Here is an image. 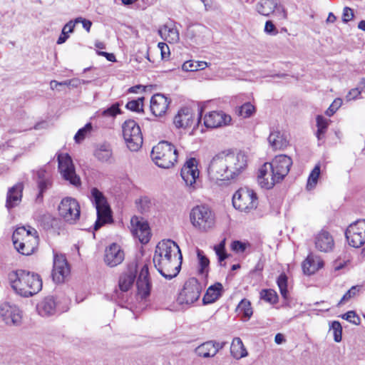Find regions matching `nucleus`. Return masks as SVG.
<instances>
[{
    "instance_id": "nucleus-46",
    "label": "nucleus",
    "mask_w": 365,
    "mask_h": 365,
    "mask_svg": "<svg viewBox=\"0 0 365 365\" xmlns=\"http://www.w3.org/2000/svg\"><path fill=\"white\" fill-rule=\"evenodd\" d=\"M362 286L361 285H355L351 287L342 297L340 302H339L338 305H341L342 304H344L345 302L350 300L351 298L356 297L359 294L360 291L361 290Z\"/></svg>"
},
{
    "instance_id": "nucleus-3",
    "label": "nucleus",
    "mask_w": 365,
    "mask_h": 365,
    "mask_svg": "<svg viewBox=\"0 0 365 365\" xmlns=\"http://www.w3.org/2000/svg\"><path fill=\"white\" fill-rule=\"evenodd\" d=\"M151 157L155 165L162 168H170L178 159V150L168 141H160L151 151Z\"/></svg>"
},
{
    "instance_id": "nucleus-24",
    "label": "nucleus",
    "mask_w": 365,
    "mask_h": 365,
    "mask_svg": "<svg viewBox=\"0 0 365 365\" xmlns=\"http://www.w3.org/2000/svg\"><path fill=\"white\" fill-rule=\"evenodd\" d=\"M124 259V252L116 243H113L106 249L104 261L110 267H115Z\"/></svg>"
},
{
    "instance_id": "nucleus-18",
    "label": "nucleus",
    "mask_w": 365,
    "mask_h": 365,
    "mask_svg": "<svg viewBox=\"0 0 365 365\" xmlns=\"http://www.w3.org/2000/svg\"><path fill=\"white\" fill-rule=\"evenodd\" d=\"M181 254L179 246L171 240H163L156 246L153 257L172 259L180 258Z\"/></svg>"
},
{
    "instance_id": "nucleus-17",
    "label": "nucleus",
    "mask_w": 365,
    "mask_h": 365,
    "mask_svg": "<svg viewBox=\"0 0 365 365\" xmlns=\"http://www.w3.org/2000/svg\"><path fill=\"white\" fill-rule=\"evenodd\" d=\"M180 175L184 180L185 185L190 189L195 188L194 184L199 177V170L197 169V162L195 158L188 159L181 169Z\"/></svg>"
},
{
    "instance_id": "nucleus-12",
    "label": "nucleus",
    "mask_w": 365,
    "mask_h": 365,
    "mask_svg": "<svg viewBox=\"0 0 365 365\" xmlns=\"http://www.w3.org/2000/svg\"><path fill=\"white\" fill-rule=\"evenodd\" d=\"M208 175L213 180H229L225 161V151L215 155L208 167Z\"/></svg>"
},
{
    "instance_id": "nucleus-40",
    "label": "nucleus",
    "mask_w": 365,
    "mask_h": 365,
    "mask_svg": "<svg viewBox=\"0 0 365 365\" xmlns=\"http://www.w3.org/2000/svg\"><path fill=\"white\" fill-rule=\"evenodd\" d=\"M237 311L245 317L247 319L250 318L252 315V309L250 302L246 299H242L237 307Z\"/></svg>"
},
{
    "instance_id": "nucleus-11",
    "label": "nucleus",
    "mask_w": 365,
    "mask_h": 365,
    "mask_svg": "<svg viewBox=\"0 0 365 365\" xmlns=\"http://www.w3.org/2000/svg\"><path fill=\"white\" fill-rule=\"evenodd\" d=\"M58 170L63 178L71 185L78 187L81 185V178L76 175L71 156L66 154L58 155Z\"/></svg>"
},
{
    "instance_id": "nucleus-59",
    "label": "nucleus",
    "mask_w": 365,
    "mask_h": 365,
    "mask_svg": "<svg viewBox=\"0 0 365 365\" xmlns=\"http://www.w3.org/2000/svg\"><path fill=\"white\" fill-rule=\"evenodd\" d=\"M361 92L362 91L358 87L352 88L346 95V98L347 101L355 100L358 98L359 96H360Z\"/></svg>"
},
{
    "instance_id": "nucleus-53",
    "label": "nucleus",
    "mask_w": 365,
    "mask_h": 365,
    "mask_svg": "<svg viewBox=\"0 0 365 365\" xmlns=\"http://www.w3.org/2000/svg\"><path fill=\"white\" fill-rule=\"evenodd\" d=\"M342 318L355 325L360 324V318L354 311H349L343 314Z\"/></svg>"
},
{
    "instance_id": "nucleus-20",
    "label": "nucleus",
    "mask_w": 365,
    "mask_h": 365,
    "mask_svg": "<svg viewBox=\"0 0 365 365\" xmlns=\"http://www.w3.org/2000/svg\"><path fill=\"white\" fill-rule=\"evenodd\" d=\"M136 286L137 294L140 298L146 299L150 296L152 284L150 281L149 268L147 263L141 267L137 279Z\"/></svg>"
},
{
    "instance_id": "nucleus-37",
    "label": "nucleus",
    "mask_w": 365,
    "mask_h": 365,
    "mask_svg": "<svg viewBox=\"0 0 365 365\" xmlns=\"http://www.w3.org/2000/svg\"><path fill=\"white\" fill-rule=\"evenodd\" d=\"M195 352L199 356L204 358L212 357L217 353L215 347V341H207L195 349Z\"/></svg>"
},
{
    "instance_id": "nucleus-27",
    "label": "nucleus",
    "mask_w": 365,
    "mask_h": 365,
    "mask_svg": "<svg viewBox=\"0 0 365 365\" xmlns=\"http://www.w3.org/2000/svg\"><path fill=\"white\" fill-rule=\"evenodd\" d=\"M194 122L193 114L191 108L184 107L181 108L174 118V124L178 128H187L191 127Z\"/></svg>"
},
{
    "instance_id": "nucleus-54",
    "label": "nucleus",
    "mask_w": 365,
    "mask_h": 365,
    "mask_svg": "<svg viewBox=\"0 0 365 365\" xmlns=\"http://www.w3.org/2000/svg\"><path fill=\"white\" fill-rule=\"evenodd\" d=\"M342 105V100L341 98H336L328 109L326 110L325 113L328 116H331L336 111L341 107Z\"/></svg>"
},
{
    "instance_id": "nucleus-47",
    "label": "nucleus",
    "mask_w": 365,
    "mask_h": 365,
    "mask_svg": "<svg viewBox=\"0 0 365 365\" xmlns=\"http://www.w3.org/2000/svg\"><path fill=\"white\" fill-rule=\"evenodd\" d=\"M144 97H139L137 99L131 100L127 103L125 108L131 111H143V103Z\"/></svg>"
},
{
    "instance_id": "nucleus-61",
    "label": "nucleus",
    "mask_w": 365,
    "mask_h": 365,
    "mask_svg": "<svg viewBox=\"0 0 365 365\" xmlns=\"http://www.w3.org/2000/svg\"><path fill=\"white\" fill-rule=\"evenodd\" d=\"M75 22H76L77 24L81 23L83 27L86 30V31H90L91 27L92 26V22L90 20L83 19L82 17H77L75 19Z\"/></svg>"
},
{
    "instance_id": "nucleus-30",
    "label": "nucleus",
    "mask_w": 365,
    "mask_h": 365,
    "mask_svg": "<svg viewBox=\"0 0 365 365\" xmlns=\"http://www.w3.org/2000/svg\"><path fill=\"white\" fill-rule=\"evenodd\" d=\"M23 188V184L19 182L9 190L6 202V207L9 210L13 208L21 201Z\"/></svg>"
},
{
    "instance_id": "nucleus-36",
    "label": "nucleus",
    "mask_w": 365,
    "mask_h": 365,
    "mask_svg": "<svg viewBox=\"0 0 365 365\" xmlns=\"http://www.w3.org/2000/svg\"><path fill=\"white\" fill-rule=\"evenodd\" d=\"M136 278V269H129L119 278L118 285L121 292H127L133 284Z\"/></svg>"
},
{
    "instance_id": "nucleus-14",
    "label": "nucleus",
    "mask_w": 365,
    "mask_h": 365,
    "mask_svg": "<svg viewBox=\"0 0 365 365\" xmlns=\"http://www.w3.org/2000/svg\"><path fill=\"white\" fill-rule=\"evenodd\" d=\"M60 216L69 224H74L80 217V205L74 198H63L58 205Z\"/></svg>"
},
{
    "instance_id": "nucleus-22",
    "label": "nucleus",
    "mask_w": 365,
    "mask_h": 365,
    "mask_svg": "<svg viewBox=\"0 0 365 365\" xmlns=\"http://www.w3.org/2000/svg\"><path fill=\"white\" fill-rule=\"evenodd\" d=\"M133 226L132 233L138 237L142 244H146L150 240V227L146 222H141L137 217H133L130 220Z\"/></svg>"
},
{
    "instance_id": "nucleus-50",
    "label": "nucleus",
    "mask_w": 365,
    "mask_h": 365,
    "mask_svg": "<svg viewBox=\"0 0 365 365\" xmlns=\"http://www.w3.org/2000/svg\"><path fill=\"white\" fill-rule=\"evenodd\" d=\"M330 330L333 331L334 339L336 342L341 341L342 327L338 321H334L330 326Z\"/></svg>"
},
{
    "instance_id": "nucleus-7",
    "label": "nucleus",
    "mask_w": 365,
    "mask_h": 365,
    "mask_svg": "<svg viewBox=\"0 0 365 365\" xmlns=\"http://www.w3.org/2000/svg\"><path fill=\"white\" fill-rule=\"evenodd\" d=\"M123 138L131 151L138 150L143 145V135L138 124L134 120H125L122 126Z\"/></svg>"
},
{
    "instance_id": "nucleus-42",
    "label": "nucleus",
    "mask_w": 365,
    "mask_h": 365,
    "mask_svg": "<svg viewBox=\"0 0 365 365\" xmlns=\"http://www.w3.org/2000/svg\"><path fill=\"white\" fill-rule=\"evenodd\" d=\"M197 257L199 259V269L198 273L201 275H203L205 274H207V269L209 267L210 261L208 258L203 255V252L197 250Z\"/></svg>"
},
{
    "instance_id": "nucleus-1",
    "label": "nucleus",
    "mask_w": 365,
    "mask_h": 365,
    "mask_svg": "<svg viewBox=\"0 0 365 365\" xmlns=\"http://www.w3.org/2000/svg\"><path fill=\"white\" fill-rule=\"evenodd\" d=\"M292 159L284 154L276 155L271 162L264 163L258 171L257 182L261 187L271 189L288 175Z\"/></svg>"
},
{
    "instance_id": "nucleus-29",
    "label": "nucleus",
    "mask_w": 365,
    "mask_h": 365,
    "mask_svg": "<svg viewBox=\"0 0 365 365\" xmlns=\"http://www.w3.org/2000/svg\"><path fill=\"white\" fill-rule=\"evenodd\" d=\"M158 34L165 41L170 43H178L180 41V34L173 22L167 23L159 30Z\"/></svg>"
},
{
    "instance_id": "nucleus-25",
    "label": "nucleus",
    "mask_w": 365,
    "mask_h": 365,
    "mask_svg": "<svg viewBox=\"0 0 365 365\" xmlns=\"http://www.w3.org/2000/svg\"><path fill=\"white\" fill-rule=\"evenodd\" d=\"M232 118L230 115L223 112L213 111L204 118V124L207 128H215L230 123Z\"/></svg>"
},
{
    "instance_id": "nucleus-6",
    "label": "nucleus",
    "mask_w": 365,
    "mask_h": 365,
    "mask_svg": "<svg viewBox=\"0 0 365 365\" xmlns=\"http://www.w3.org/2000/svg\"><path fill=\"white\" fill-rule=\"evenodd\" d=\"M232 205L235 209L241 212H250L257 207V194L249 188H240L232 197Z\"/></svg>"
},
{
    "instance_id": "nucleus-58",
    "label": "nucleus",
    "mask_w": 365,
    "mask_h": 365,
    "mask_svg": "<svg viewBox=\"0 0 365 365\" xmlns=\"http://www.w3.org/2000/svg\"><path fill=\"white\" fill-rule=\"evenodd\" d=\"M354 17V11L352 9L345 6L343 10L342 14V21L344 23H347L349 21L352 20Z\"/></svg>"
},
{
    "instance_id": "nucleus-31",
    "label": "nucleus",
    "mask_w": 365,
    "mask_h": 365,
    "mask_svg": "<svg viewBox=\"0 0 365 365\" xmlns=\"http://www.w3.org/2000/svg\"><path fill=\"white\" fill-rule=\"evenodd\" d=\"M323 261L318 257L309 254L302 263V269L305 274L311 275L322 268Z\"/></svg>"
},
{
    "instance_id": "nucleus-52",
    "label": "nucleus",
    "mask_w": 365,
    "mask_h": 365,
    "mask_svg": "<svg viewBox=\"0 0 365 365\" xmlns=\"http://www.w3.org/2000/svg\"><path fill=\"white\" fill-rule=\"evenodd\" d=\"M120 104L118 103H113L110 107L105 109L102 112L103 116L115 117L117 114L120 113V109L119 108Z\"/></svg>"
},
{
    "instance_id": "nucleus-39",
    "label": "nucleus",
    "mask_w": 365,
    "mask_h": 365,
    "mask_svg": "<svg viewBox=\"0 0 365 365\" xmlns=\"http://www.w3.org/2000/svg\"><path fill=\"white\" fill-rule=\"evenodd\" d=\"M13 243L16 250L24 255H29L34 252L35 244L31 239L25 241L16 240Z\"/></svg>"
},
{
    "instance_id": "nucleus-13",
    "label": "nucleus",
    "mask_w": 365,
    "mask_h": 365,
    "mask_svg": "<svg viewBox=\"0 0 365 365\" xmlns=\"http://www.w3.org/2000/svg\"><path fill=\"white\" fill-rule=\"evenodd\" d=\"M345 236L349 245L359 248L365 243V220L351 223L346 230Z\"/></svg>"
},
{
    "instance_id": "nucleus-62",
    "label": "nucleus",
    "mask_w": 365,
    "mask_h": 365,
    "mask_svg": "<svg viewBox=\"0 0 365 365\" xmlns=\"http://www.w3.org/2000/svg\"><path fill=\"white\" fill-rule=\"evenodd\" d=\"M77 23L75 22V19L74 20H71L67 24H66L64 25V26L63 27V29H64V31H66V32L68 34L73 33V30H74V28H75V25Z\"/></svg>"
},
{
    "instance_id": "nucleus-51",
    "label": "nucleus",
    "mask_w": 365,
    "mask_h": 365,
    "mask_svg": "<svg viewBox=\"0 0 365 365\" xmlns=\"http://www.w3.org/2000/svg\"><path fill=\"white\" fill-rule=\"evenodd\" d=\"M215 251L218 257V261L221 263L228 257L225 251V240H223L219 245L215 246Z\"/></svg>"
},
{
    "instance_id": "nucleus-63",
    "label": "nucleus",
    "mask_w": 365,
    "mask_h": 365,
    "mask_svg": "<svg viewBox=\"0 0 365 365\" xmlns=\"http://www.w3.org/2000/svg\"><path fill=\"white\" fill-rule=\"evenodd\" d=\"M68 37H69L68 34L66 32V31H64V29H62L61 34L57 40V43L58 44L63 43L64 42L66 41V40L68 38Z\"/></svg>"
},
{
    "instance_id": "nucleus-35",
    "label": "nucleus",
    "mask_w": 365,
    "mask_h": 365,
    "mask_svg": "<svg viewBox=\"0 0 365 365\" xmlns=\"http://www.w3.org/2000/svg\"><path fill=\"white\" fill-rule=\"evenodd\" d=\"M222 289L223 287L220 282L209 287L202 298L203 304H212L217 301L222 296Z\"/></svg>"
},
{
    "instance_id": "nucleus-57",
    "label": "nucleus",
    "mask_w": 365,
    "mask_h": 365,
    "mask_svg": "<svg viewBox=\"0 0 365 365\" xmlns=\"http://www.w3.org/2000/svg\"><path fill=\"white\" fill-rule=\"evenodd\" d=\"M264 32L267 34L272 35V36H275L278 34V31H277L275 25L270 20L267 21L265 23Z\"/></svg>"
},
{
    "instance_id": "nucleus-2",
    "label": "nucleus",
    "mask_w": 365,
    "mask_h": 365,
    "mask_svg": "<svg viewBox=\"0 0 365 365\" xmlns=\"http://www.w3.org/2000/svg\"><path fill=\"white\" fill-rule=\"evenodd\" d=\"M8 280L13 291L23 297H33L42 289L40 275L24 269L11 271L8 274Z\"/></svg>"
},
{
    "instance_id": "nucleus-48",
    "label": "nucleus",
    "mask_w": 365,
    "mask_h": 365,
    "mask_svg": "<svg viewBox=\"0 0 365 365\" xmlns=\"http://www.w3.org/2000/svg\"><path fill=\"white\" fill-rule=\"evenodd\" d=\"M255 112V108L250 103H245L239 108L238 113L244 118H250Z\"/></svg>"
},
{
    "instance_id": "nucleus-33",
    "label": "nucleus",
    "mask_w": 365,
    "mask_h": 365,
    "mask_svg": "<svg viewBox=\"0 0 365 365\" xmlns=\"http://www.w3.org/2000/svg\"><path fill=\"white\" fill-rule=\"evenodd\" d=\"M31 239L34 244H37L38 235L37 232L34 228L26 229L25 227H18L13 233L12 240L16 241H25Z\"/></svg>"
},
{
    "instance_id": "nucleus-19",
    "label": "nucleus",
    "mask_w": 365,
    "mask_h": 365,
    "mask_svg": "<svg viewBox=\"0 0 365 365\" xmlns=\"http://www.w3.org/2000/svg\"><path fill=\"white\" fill-rule=\"evenodd\" d=\"M70 269L65 256L54 255L52 278L56 283H62L69 274Z\"/></svg>"
},
{
    "instance_id": "nucleus-8",
    "label": "nucleus",
    "mask_w": 365,
    "mask_h": 365,
    "mask_svg": "<svg viewBox=\"0 0 365 365\" xmlns=\"http://www.w3.org/2000/svg\"><path fill=\"white\" fill-rule=\"evenodd\" d=\"M179 257L168 259L153 257V261L158 272L166 279H171L180 272L182 260V255H179Z\"/></svg>"
},
{
    "instance_id": "nucleus-38",
    "label": "nucleus",
    "mask_w": 365,
    "mask_h": 365,
    "mask_svg": "<svg viewBox=\"0 0 365 365\" xmlns=\"http://www.w3.org/2000/svg\"><path fill=\"white\" fill-rule=\"evenodd\" d=\"M230 352L232 356L237 359H240L247 355V351L240 338L235 337L232 340L230 346Z\"/></svg>"
},
{
    "instance_id": "nucleus-44",
    "label": "nucleus",
    "mask_w": 365,
    "mask_h": 365,
    "mask_svg": "<svg viewBox=\"0 0 365 365\" xmlns=\"http://www.w3.org/2000/svg\"><path fill=\"white\" fill-rule=\"evenodd\" d=\"M260 298L270 304H275L278 301V295L273 289H262L260 292Z\"/></svg>"
},
{
    "instance_id": "nucleus-15",
    "label": "nucleus",
    "mask_w": 365,
    "mask_h": 365,
    "mask_svg": "<svg viewBox=\"0 0 365 365\" xmlns=\"http://www.w3.org/2000/svg\"><path fill=\"white\" fill-rule=\"evenodd\" d=\"M0 317L6 325L19 326L22 321V312L17 305L5 302L0 304Z\"/></svg>"
},
{
    "instance_id": "nucleus-32",
    "label": "nucleus",
    "mask_w": 365,
    "mask_h": 365,
    "mask_svg": "<svg viewBox=\"0 0 365 365\" xmlns=\"http://www.w3.org/2000/svg\"><path fill=\"white\" fill-rule=\"evenodd\" d=\"M37 312L42 317L52 316L56 311V303L52 297H46L36 307Z\"/></svg>"
},
{
    "instance_id": "nucleus-55",
    "label": "nucleus",
    "mask_w": 365,
    "mask_h": 365,
    "mask_svg": "<svg viewBox=\"0 0 365 365\" xmlns=\"http://www.w3.org/2000/svg\"><path fill=\"white\" fill-rule=\"evenodd\" d=\"M249 245V243L235 240L231 244V249L235 252H244Z\"/></svg>"
},
{
    "instance_id": "nucleus-4",
    "label": "nucleus",
    "mask_w": 365,
    "mask_h": 365,
    "mask_svg": "<svg viewBox=\"0 0 365 365\" xmlns=\"http://www.w3.org/2000/svg\"><path fill=\"white\" fill-rule=\"evenodd\" d=\"M91 195L97 213L94 230H98L106 223L112 222V212L106 197L98 188L93 187Z\"/></svg>"
},
{
    "instance_id": "nucleus-64",
    "label": "nucleus",
    "mask_w": 365,
    "mask_h": 365,
    "mask_svg": "<svg viewBox=\"0 0 365 365\" xmlns=\"http://www.w3.org/2000/svg\"><path fill=\"white\" fill-rule=\"evenodd\" d=\"M274 341L277 344H281L284 341H285L284 336L282 334L278 333L275 335Z\"/></svg>"
},
{
    "instance_id": "nucleus-43",
    "label": "nucleus",
    "mask_w": 365,
    "mask_h": 365,
    "mask_svg": "<svg viewBox=\"0 0 365 365\" xmlns=\"http://www.w3.org/2000/svg\"><path fill=\"white\" fill-rule=\"evenodd\" d=\"M320 175V165H316L313 170H312L307 180V188L308 190H312L314 188L318 181L319 177Z\"/></svg>"
},
{
    "instance_id": "nucleus-16",
    "label": "nucleus",
    "mask_w": 365,
    "mask_h": 365,
    "mask_svg": "<svg viewBox=\"0 0 365 365\" xmlns=\"http://www.w3.org/2000/svg\"><path fill=\"white\" fill-rule=\"evenodd\" d=\"M256 9L259 14L265 16L274 14L279 19L287 17L284 7L278 3L277 0H260L256 5Z\"/></svg>"
},
{
    "instance_id": "nucleus-10",
    "label": "nucleus",
    "mask_w": 365,
    "mask_h": 365,
    "mask_svg": "<svg viewBox=\"0 0 365 365\" xmlns=\"http://www.w3.org/2000/svg\"><path fill=\"white\" fill-rule=\"evenodd\" d=\"M225 161L229 180H235L247 168V157L242 152L225 151Z\"/></svg>"
},
{
    "instance_id": "nucleus-5",
    "label": "nucleus",
    "mask_w": 365,
    "mask_h": 365,
    "mask_svg": "<svg viewBox=\"0 0 365 365\" xmlns=\"http://www.w3.org/2000/svg\"><path fill=\"white\" fill-rule=\"evenodd\" d=\"M190 221L195 227L206 232L214 227L215 215L209 207L197 205L190 212Z\"/></svg>"
},
{
    "instance_id": "nucleus-56",
    "label": "nucleus",
    "mask_w": 365,
    "mask_h": 365,
    "mask_svg": "<svg viewBox=\"0 0 365 365\" xmlns=\"http://www.w3.org/2000/svg\"><path fill=\"white\" fill-rule=\"evenodd\" d=\"M317 126L319 132H326L328 127V120L322 115H317Z\"/></svg>"
},
{
    "instance_id": "nucleus-26",
    "label": "nucleus",
    "mask_w": 365,
    "mask_h": 365,
    "mask_svg": "<svg viewBox=\"0 0 365 365\" xmlns=\"http://www.w3.org/2000/svg\"><path fill=\"white\" fill-rule=\"evenodd\" d=\"M267 140L273 150H284L289 145L287 135L277 129L271 130Z\"/></svg>"
},
{
    "instance_id": "nucleus-60",
    "label": "nucleus",
    "mask_w": 365,
    "mask_h": 365,
    "mask_svg": "<svg viewBox=\"0 0 365 365\" xmlns=\"http://www.w3.org/2000/svg\"><path fill=\"white\" fill-rule=\"evenodd\" d=\"M182 69L185 71H196L197 66H196V61H185L182 66Z\"/></svg>"
},
{
    "instance_id": "nucleus-34",
    "label": "nucleus",
    "mask_w": 365,
    "mask_h": 365,
    "mask_svg": "<svg viewBox=\"0 0 365 365\" xmlns=\"http://www.w3.org/2000/svg\"><path fill=\"white\" fill-rule=\"evenodd\" d=\"M37 185L38 188V194L36 197L37 201H41L43 192L51 186V182L44 169H40L36 172Z\"/></svg>"
},
{
    "instance_id": "nucleus-9",
    "label": "nucleus",
    "mask_w": 365,
    "mask_h": 365,
    "mask_svg": "<svg viewBox=\"0 0 365 365\" xmlns=\"http://www.w3.org/2000/svg\"><path fill=\"white\" fill-rule=\"evenodd\" d=\"M202 290V284L196 278L191 277L185 282L177 301L181 305H190L198 300Z\"/></svg>"
},
{
    "instance_id": "nucleus-45",
    "label": "nucleus",
    "mask_w": 365,
    "mask_h": 365,
    "mask_svg": "<svg viewBox=\"0 0 365 365\" xmlns=\"http://www.w3.org/2000/svg\"><path fill=\"white\" fill-rule=\"evenodd\" d=\"M205 27L200 24H190L187 27L186 36L190 39L195 38L202 32Z\"/></svg>"
},
{
    "instance_id": "nucleus-21",
    "label": "nucleus",
    "mask_w": 365,
    "mask_h": 365,
    "mask_svg": "<svg viewBox=\"0 0 365 365\" xmlns=\"http://www.w3.org/2000/svg\"><path fill=\"white\" fill-rule=\"evenodd\" d=\"M171 100L162 93L154 94L150 99V111L155 117L165 115L168 110Z\"/></svg>"
},
{
    "instance_id": "nucleus-49",
    "label": "nucleus",
    "mask_w": 365,
    "mask_h": 365,
    "mask_svg": "<svg viewBox=\"0 0 365 365\" xmlns=\"http://www.w3.org/2000/svg\"><path fill=\"white\" fill-rule=\"evenodd\" d=\"M92 130V125L91 123L86 124V125L80 128L74 136V140L76 143H79L83 140L88 133Z\"/></svg>"
},
{
    "instance_id": "nucleus-41",
    "label": "nucleus",
    "mask_w": 365,
    "mask_h": 365,
    "mask_svg": "<svg viewBox=\"0 0 365 365\" xmlns=\"http://www.w3.org/2000/svg\"><path fill=\"white\" fill-rule=\"evenodd\" d=\"M287 281L288 278L284 273L279 274L277 279V283L279 287L280 294L284 299H288V290H287Z\"/></svg>"
},
{
    "instance_id": "nucleus-28",
    "label": "nucleus",
    "mask_w": 365,
    "mask_h": 365,
    "mask_svg": "<svg viewBox=\"0 0 365 365\" xmlns=\"http://www.w3.org/2000/svg\"><path fill=\"white\" fill-rule=\"evenodd\" d=\"M94 156L101 163L112 164L115 161L112 147L108 143L97 145L94 151Z\"/></svg>"
},
{
    "instance_id": "nucleus-23",
    "label": "nucleus",
    "mask_w": 365,
    "mask_h": 365,
    "mask_svg": "<svg viewBox=\"0 0 365 365\" xmlns=\"http://www.w3.org/2000/svg\"><path fill=\"white\" fill-rule=\"evenodd\" d=\"M314 245L317 250L329 252L332 251L334 247V240L328 231L322 230L314 237Z\"/></svg>"
}]
</instances>
